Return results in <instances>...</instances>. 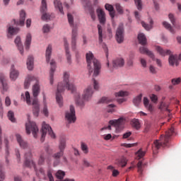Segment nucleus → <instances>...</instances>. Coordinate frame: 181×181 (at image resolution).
Masks as SVG:
<instances>
[{
    "mask_svg": "<svg viewBox=\"0 0 181 181\" xmlns=\"http://www.w3.org/2000/svg\"><path fill=\"white\" fill-rule=\"evenodd\" d=\"M141 101H142V94L139 95L133 100V103L136 107H139V104H141Z\"/></svg>",
    "mask_w": 181,
    "mask_h": 181,
    "instance_id": "obj_38",
    "label": "nucleus"
},
{
    "mask_svg": "<svg viewBox=\"0 0 181 181\" xmlns=\"http://www.w3.org/2000/svg\"><path fill=\"white\" fill-rule=\"evenodd\" d=\"M132 124L136 129H139V128H141V123H139V120L138 119H134L132 120Z\"/></svg>",
    "mask_w": 181,
    "mask_h": 181,
    "instance_id": "obj_43",
    "label": "nucleus"
},
{
    "mask_svg": "<svg viewBox=\"0 0 181 181\" xmlns=\"http://www.w3.org/2000/svg\"><path fill=\"white\" fill-rule=\"evenodd\" d=\"M8 119H10V121H11V122H15L16 121L15 115L11 110L8 111Z\"/></svg>",
    "mask_w": 181,
    "mask_h": 181,
    "instance_id": "obj_50",
    "label": "nucleus"
},
{
    "mask_svg": "<svg viewBox=\"0 0 181 181\" xmlns=\"http://www.w3.org/2000/svg\"><path fill=\"white\" fill-rule=\"evenodd\" d=\"M171 83H172L173 86H177V85L180 84L181 78H173L171 80Z\"/></svg>",
    "mask_w": 181,
    "mask_h": 181,
    "instance_id": "obj_53",
    "label": "nucleus"
},
{
    "mask_svg": "<svg viewBox=\"0 0 181 181\" xmlns=\"http://www.w3.org/2000/svg\"><path fill=\"white\" fill-rule=\"evenodd\" d=\"M168 18H169L171 23L173 25V26H175V21H176V19L175 18V16L172 13H170L168 15Z\"/></svg>",
    "mask_w": 181,
    "mask_h": 181,
    "instance_id": "obj_57",
    "label": "nucleus"
},
{
    "mask_svg": "<svg viewBox=\"0 0 181 181\" xmlns=\"http://www.w3.org/2000/svg\"><path fill=\"white\" fill-rule=\"evenodd\" d=\"M30 43H32V35H30V33H28L26 35L25 42L26 50H28V49L30 48Z\"/></svg>",
    "mask_w": 181,
    "mask_h": 181,
    "instance_id": "obj_33",
    "label": "nucleus"
},
{
    "mask_svg": "<svg viewBox=\"0 0 181 181\" xmlns=\"http://www.w3.org/2000/svg\"><path fill=\"white\" fill-rule=\"evenodd\" d=\"M67 18H68V22L69 23V25L72 28V32H71L72 49H76V40H77V37H78L77 25L74 24V17L71 13H68Z\"/></svg>",
    "mask_w": 181,
    "mask_h": 181,
    "instance_id": "obj_7",
    "label": "nucleus"
},
{
    "mask_svg": "<svg viewBox=\"0 0 181 181\" xmlns=\"http://www.w3.org/2000/svg\"><path fill=\"white\" fill-rule=\"evenodd\" d=\"M52 138V139H55L56 134L52 130V127L50 125L46 124V122H42V136H41V142H45V138L46 136V134H47Z\"/></svg>",
    "mask_w": 181,
    "mask_h": 181,
    "instance_id": "obj_9",
    "label": "nucleus"
},
{
    "mask_svg": "<svg viewBox=\"0 0 181 181\" xmlns=\"http://www.w3.org/2000/svg\"><path fill=\"white\" fill-rule=\"evenodd\" d=\"M159 110L161 112H166L168 119V121H170L172 119V114H170V110H169V103L161 102L159 106Z\"/></svg>",
    "mask_w": 181,
    "mask_h": 181,
    "instance_id": "obj_15",
    "label": "nucleus"
},
{
    "mask_svg": "<svg viewBox=\"0 0 181 181\" xmlns=\"http://www.w3.org/2000/svg\"><path fill=\"white\" fill-rule=\"evenodd\" d=\"M18 77H19V71L15 69V66L12 65L10 70V78L12 81H16Z\"/></svg>",
    "mask_w": 181,
    "mask_h": 181,
    "instance_id": "obj_23",
    "label": "nucleus"
},
{
    "mask_svg": "<svg viewBox=\"0 0 181 181\" xmlns=\"http://www.w3.org/2000/svg\"><path fill=\"white\" fill-rule=\"evenodd\" d=\"M149 71L151 73V74H156V68L152 65L149 66Z\"/></svg>",
    "mask_w": 181,
    "mask_h": 181,
    "instance_id": "obj_62",
    "label": "nucleus"
},
{
    "mask_svg": "<svg viewBox=\"0 0 181 181\" xmlns=\"http://www.w3.org/2000/svg\"><path fill=\"white\" fill-rule=\"evenodd\" d=\"M125 64V60L123 58H117L113 60L112 66L115 69H118L119 67H124Z\"/></svg>",
    "mask_w": 181,
    "mask_h": 181,
    "instance_id": "obj_22",
    "label": "nucleus"
},
{
    "mask_svg": "<svg viewBox=\"0 0 181 181\" xmlns=\"http://www.w3.org/2000/svg\"><path fill=\"white\" fill-rule=\"evenodd\" d=\"M150 98L153 103H156V101H158V96L155 94L151 95Z\"/></svg>",
    "mask_w": 181,
    "mask_h": 181,
    "instance_id": "obj_63",
    "label": "nucleus"
},
{
    "mask_svg": "<svg viewBox=\"0 0 181 181\" xmlns=\"http://www.w3.org/2000/svg\"><path fill=\"white\" fill-rule=\"evenodd\" d=\"M146 153V151H142V148H140L137 152L136 155L138 156L137 159H141V158H144L145 156V154Z\"/></svg>",
    "mask_w": 181,
    "mask_h": 181,
    "instance_id": "obj_49",
    "label": "nucleus"
},
{
    "mask_svg": "<svg viewBox=\"0 0 181 181\" xmlns=\"http://www.w3.org/2000/svg\"><path fill=\"white\" fill-rule=\"evenodd\" d=\"M115 8L118 13H124V9L122 8V6H121V4L117 3L115 4Z\"/></svg>",
    "mask_w": 181,
    "mask_h": 181,
    "instance_id": "obj_55",
    "label": "nucleus"
},
{
    "mask_svg": "<svg viewBox=\"0 0 181 181\" xmlns=\"http://www.w3.org/2000/svg\"><path fill=\"white\" fill-rule=\"evenodd\" d=\"M156 50L158 52V53H159L160 56L165 57L170 54L168 62L170 66H175H175H179L177 55L170 54L172 52L170 49H163L162 47L157 46L156 47Z\"/></svg>",
    "mask_w": 181,
    "mask_h": 181,
    "instance_id": "obj_6",
    "label": "nucleus"
},
{
    "mask_svg": "<svg viewBox=\"0 0 181 181\" xmlns=\"http://www.w3.org/2000/svg\"><path fill=\"white\" fill-rule=\"evenodd\" d=\"M0 83L2 86L3 93L8 91L9 87L8 86V83L6 82V77L4 74H0Z\"/></svg>",
    "mask_w": 181,
    "mask_h": 181,
    "instance_id": "obj_21",
    "label": "nucleus"
},
{
    "mask_svg": "<svg viewBox=\"0 0 181 181\" xmlns=\"http://www.w3.org/2000/svg\"><path fill=\"white\" fill-rule=\"evenodd\" d=\"M65 119L67 122L66 127H70V124H74L77 120V117H76V109L74 106L70 105L69 110H67L65 113Z\"/></svg>",
    "mask_w": 181,
    "mask_h": 181,
    "instance_id": "obj_8",
    "label": "nucleus"
},
{
    "mask_svg": "<svg viewBox=\"0 0 181 181\" xmlns=\"http://www.w3.org/2000/svg\"><path fill=\"white\" fill-rule=\"evenodd\" d=\"M69 74L65 72L64 74V81L58 83L56 100L59 107H63V96H62V93H63L66 88L71 91V93H76V86L69 82Z\"/></svg>",
    "mask_w": 181,
    "mask_h": 181,
    "instance_id": "obj_2",
    "label": "nucleus"
},
{
    "mask_svg": "<svg viewBox=\"0 0 181 181\" xmlns=\"http://www.w3.org/2000/svg\"><path fill=\"white\" fill-rule=\"evenodd\" d=\"M15 44L16 45L21 54L23 55V45L21 41V37H17L14 40Z\"/></svg>",
    "mask_w": 181,
    "mask_h": 181,
    "instance_id": "obj_29",
    "label": "nucleus"
},
{
    "mask_svg": "<svg viewBox=\"0 0 181 181\" xmlns=\"http://www.w3.org/2000/svg\"><path fill=\"white\" fill-rule=\"evenodd\" d=\"M93 94H94V90H93V86H89L83 90L82 97L80 95V93L76 92L74 94L75 104H76L81 108H84L86 106V102L90 101L93 98Z\"/></svg>",
    "mask_w": 181,
    "mask_h": 181,
    "instance_id": "obj_3",
    "label": "nucleus"
},
{
    "mask_svg": "<svg viewBox=\"0 0 181 181\" xmlns=\"http://www.w3.org/2000/svg\"><path fill=\"white\" fill-rule=\"evenodd\" d=\"M16 141L21 149H29V144L23 139H22V136L20 134H16Z\"/></svg>",
    "mask_w": 181,
    "mask_h": 181,
    "instance_id": "obj_16",
    "label": "nucleus"
},
{
    "mask_svg": "<svg viewBox=\"0 0 181 181\" xmlns=\"http://www.w3.org/2000/svg\"><path fill=\"white\" fill-rule=\"evenodd\" d=\"M140 63L144 67H146V60L144 58H140Z\"/></svg>",
    "mask_w": 181,
    "mask_h": 181,
    "instance_id": "obj_64",
    "label": "nucleus"
},
{
    "mask_svg": "<svg viewBox=\"0 0 181 181\" xmlns=\"http://www.w3.org/2000/svg\"><path fill=\"white\" fill-rule=\"evenodd\" d=\"M135 4L137 6V9L141 11L142 9V1L141 0H134Z\"/></svg>",
    "mask_w": 181,
    "mask_h": 181,
    "instance_id": "obj_56",
    "label": "nucleus"
},
{
    "mask_svg": "<svg viewBox=\"0 0 181 181\" xmlns=\"http://www.w3.org/2000/svg\"><path fill=\"white\" fill-rule=\"evenodd\" d=\"M71 49L73 50V52H75V54H76V57L77 59V60H78V59H80V54H78V51H77V40H76V48L73 49V45H71Z\"/></svg>",
    "mask_w": 181,
    "mask_h": 181,
    "instance_id": "obj_52",
    "label": "nucleus"
},
{
    "mask_svg": "<svg viewBox=\"0 0 181 181\" xmlns=\"http://www.w3.org/2000/svg\"><path fill=\"white\" fill-rule=\"evenodd\" d=\"M96 12L98 14V18L100 24L105 25V22L107 21V19L105 18V12L101 8H98L96 10Z\"/></svg>",
    "mask_w": 181,
    "mask_h": 181,
    "instance_id": "obj_18",
    "label": "nucleus"
},
{
    "mask_svg": "<svg viewBox=\"0 0 181 181\" xmlns=\"http://www.w3.org/2000/svg\"><path fill=\"white\" fill-rule=\"evenodd\" d=\"M21 98H23L24 101H26L28 105H32V101L30 100V94L26 91L25 95L21 94Z\"/></svg>",
    "mask_w": 181,
    "mask_h": 181,
    "instance_id": "obj_31",
    "label": "nucleus"
},
{
    "mask_svg": "<svg viewBox=\"0 0 181 181\" xmlns=\"http://www.w3.org/2000/svg\"><path fill=\"white\" fill-rule=\"evenodd\" d=\"M175 134V129L172 127L168 132H165V135H161L160 140H156L154 141V148L155 149H160L161 146L165 148L168 146V143L169 142V139L172 135Z\"/></svg>",
    "mask_w": 181,
    "mask_h": 181,
    "instance_id": "obj_5",
    "label": "nucleus"
},
{
    "mask_svg": "<svg viewBox=\"0 0 181 181\" xmlns=\"http://www.w3.org/2000/svg\"><path fill=\"white\" fill-rule=\"evenodd\" d=\"M139 52L141 54H147V56H149L153 60L155 59L153 52H152V51H149V49L146 47H141L139 48Z\"/></svg>",
    "mask_w": 181,
    "mask_h": 181,
    "instance_id": "obj_24",
    "label": "nucleus"
},
{
    "mask_svg": "<svg viewBox=\"0 0 181 181\" xmlns=\"http://www.w3.org/2000/svg\"><path fill=\"white\" fill-rule=\"evenodd\" d=\"M98 36H99V43H103V27L101 25H98Z\"/></svg>",
    "mask_w": 181,
    "mask_h": 181,
    "instance_id": "obj_45",
    "label": "nucleus"
},
{
    "mask_svg": "<svg viewBox=\"0 0 181 181\" xmlns=\"http://www.w3.org/2000/svg\"><path fill=\"white\" fill-rule=\"evenodd\" d=\"M47 177L49 181H54V178L53 177V175L52 174V170H47Z\"/></svg>",
    "mask_w": 181,
    "mask_h": 181,
    "instance_id": "obj_60",
    "label": "nucleus"
},
{
    "mask_svg": "<svg viewBox=\"0 0 181 181\" xmlns=\"http://www.w3.org/2000/svg\"><path fill=\"white\" fill-rule=\"evenodd\" d=\"M124 24L120 23L116 31V40L117 43H122L124 42Z\"/></svg>",
    "mask_w": 181,
    "mask_h": 181,
    "instance_id": "obj_14",
    "label": "nucleus"
},
{
    "mask_svg": "<svg viewBox=\"0 0 181 181\" xmlns=\"http://www.w3.org/2000/svg\"><path fill=\"white\" fill-rule=\"evenodd\" d=\"M110 125H113L116 128V131L119 132L124 129V124H125V119L123 117H120L118 119H113L109 121Z\"/></svg>",
    "mask_w": 181,
    "mask_h": 181,
    "instance_id": "obj_11",
    "label": "nucleus"
},
{
    "mask_svg": "<svg viewBox=\"0 0 181 181\" xmlns=\"http://www.w3.org/2000/svg\"><path fill=\"white\" fill-rule=\"evenodd\" d=\"M144 105L149 112H153L155 107H153V105L149 104V100L148 98H144Z\"/></svg>",
    "mask_w": 181,
    "mask_h": 181,
    "instance_id": "obj_28",
    "label": "nucleus"
},
{
    "mask_svg": "<svg viewBox=\"0 0 181 181\" xmlns=\"http://www.w3.org/2000/svg\"><path fill=\"white\" fill-rule=\"evenodd\" d=\"M81 151L83 152V153H85L86 155H87V153H88V146H87V144L82 142L81 144Z\"/></svg>",
    "mask_w": 181,
    "mask_h": 181,
    "instance_id": "obj_48",
    "label": "nucleus"
},
{
    "mask_svg": "<svg viewBox=\"0 0 181 181\" xmlns=\"http://www.w3.org/2000/svg\"><path fill=\"white\" fill-rule=\"evenodd\" d=\"M147 163H143L142 161H139L137 163V168H138V173L139 177H142L144 176V169H145V167L146 166Z\"/></svg>",
    "mask_w": 181,
    "mask_h": 181,
    "instance_id": "obj_27",
    "label": "nucleus"
},
{
    "mask_svg": "<svg viewBox=\"0 0 181 181\" xmlns=\"http://www.w3.org/2000/svg\"><path fill=\"white\" fill-rule=\"evenodd\" d=\"M64 45L66 51V57L68 64H71V55L70 54V51L69 50V42H67V38L64 39Z\"/></svg>",
    "mask_w": 181,
    "mask_h": 181,
    "instance_id": "obj_19",
    "label": "nucleus"
},
{
    "mask_svg": "<svg viewBox=\"0 0 181 181\" xmlns=\"http://www.w3.org/2000/svg\"><path fill=\"white\" fill-rule=\"evenodd\" d=\"M52 56V46L49 45H48L46 52H45V57H46V61L47 63L50 62V57Z\"/></svg>",
    "mask_w": 181,
    "mask_h": 181,
    "instance_id": "obj_34",
    "label": "nucleus"
},
{
    "mask_svg": "<svg viewBox=\"0 0 181 181\" xmlns=\"http://www.w3.org/2000/svg\"><path fill=\"white\" fill-rule=\"evenodd\" d=\"M25 19H26V12L24 10L20 11V19L19 21H15L16 25H19V26H23L25 25Z\"/></svg>",
    "mask_w": 181,
    "mask_h": 181,
    "instance_id": "obj_25",
    "label": "nucleus"
},
{
    "mask_svg": "<svg viewBox=\"0 0 181 181\" xmlns=\"http://www.w3.org/2000/svg\"><path fill=\"white\" fill-rule=\"evenodd\" d=\"M116 97H127L129 95V93L128 91L120 90L115 93Z\"/></svg>",
    "mask_w": 181,
    "mask_h": 181,
    "instance_id": "obj_46",
    "label": "nucleus"
},
{
    "mask_svg": "<svg viewBox=\"0 0 181 181\" xmlns=\"http://www.w3.org/2000/svg\"><path fill=\"white\" fill-rule=\"evenodd\" d=\"M141 25L146 30H151L152 29V25H153V21L152 19L150 20V24H146L145 22L142 21Z\"/></svg>",
    "mask_w": 181,
    "mask_h": 181,
    "instance_id": "obj_41",
    "label": "nucleus"
},
{
    "mask_svg": "<svg viewBox=\"0 0 181 181\" xmlns=\"http://www.w3.org/2000/svg\"><path fill=\"white\" fill-rule=\"evenodd\" d=\"M54 5L56 9H59L60 13L64 15V11H63V4H62V1L59 0H54Z\"/></svg>",
    "mask_w": 181,
    "mask_h": 181,
    "instance_id": "obj_30",
    "label": "nucleus"
},
{
    "mask_svg": "<svg viewBox=\"0 0 181 181\" xmlns=\"http://www.w3.org/2000/svg\"><path fill=\"white\" fill-rule=\"evenodd\" d=\"M138 40L139 42V44L141 45L142 46H145L146 45V37L144 33H140L138 35Z\"/></svg>",
    "mask_w": 181,
    "mask_h": 181,
    "instance_id": "obj_32",
    "label": "nucleus"
},
{
    "mask_svg": "<svg viewBox=\"0 0 181 181\" xmlns=\"http://www.w3.org/2000/svg\"><path fill=\"white\" fill-rule=\"evenodd\" d=\"M43 100H44V108H43V114L45 115V117H49V110H47V106L46 105V95H43Z\"/></svg>",
    "mask_w": 181,
    "mask_h": 181,
    "instance_id": "obj_42",
    "label": "nucleus"
},
{
    "mask_svg": "<svg viewBox=\"0 0 181 181\" xmlns=\"http://www.w3.org/2000/svg\"><path fill=\"white\" fill-rule=\"evenodd\" d=\"M55 176H56L57 179L62 180L64 179V177L66 176V173L63 170H59L55 173Z\"/></svg>",
    "mask_w": 181,
    "mask_h": 181,
    "instance_id": "obj_36",
    "label": "nucleus"
},
{
    "mask_svg": "<svg viewBox=\"0 0 181 181\" xmlns=\"http://www.w3.org/2000/svg\"><path fill=\"white\" fill-rule=\"evenodd\" d=\"M50 71H49V83L50 84H53V77L54 76V71H56V62L54 60H52L50 62Z\"/></svg>",
    "mask_w": 181,
    "mask_h": 181,
    "instance_id": "obj_20",
    "label": "nucleus"
},
{
    "mask_svg": "<svg viewBox=\"0 0 181 181\" xmlns=\"http://www.w3.org/2000/svg\"><path fill=\"white\" fill-rule=\"evenodd\" d=\"M115 107H117V106L114 104H110V105H107V112H115Z\"/></svg>",
    "mask_w": 181,
    "mask_h": 181,
    "instance_id": "obj_51",
    "label": "nucleus"
},
{
    "mask_svg": "<svg viewBox=\"0 0 181 181\" xmlns=\"http://www.w3.org/2000/svg\"><path fill=\"white\" fill-rule=\"evenodd\" d=\"M43 163H45V155L41 154L38 160V165H43Z\"/></svg>",
    "mask_w": 181,
    "mask_h": 181,
    "instance_id": "obj_59",
    "label": "nucleus"
},
{
    "mask_svg": "<svg viewBox=\"0 0 181 181\" xmlns=\"http://www.w3.org/2000/svg\"><path fill=\"white\" fill-rule=\"evenodd\" d=\"M19 32V28H14L12 26H10L8 29V33L9 35H16Z\"/></svg>",
    "mask_w": 181,
    "mask_h": 181,
    "instance_id": "obj_47",
    "label": "nucleus"
},
{
    "mask_svg": "<svg viewBox=\"0 0 181 181\" xmlns=\"http://www.w3.org/2000/svg\"><path fill=\"white\" fill-rule=\"evenodd\" d=\"M93 83L94 90H98V88H100V85L98 84V81H97L95 79H93Z\"/></svg>",
    "mask_w": 181,
    "mask_h": 181,
    "instance_id": "obj_61",
    "label": "nucleus"
},
{
    "mask_svg": "<svg viewBox=\"0 0 181 181\" xmlns=\"http://www.w3.org/2000/svg\"><path fill=\"white\" fill-rule=\"evenodd\" d=\"M83 5L84 6H88L89 7V13L91 16V18L93 21H95V12L94 11V8L91 7V3L90 2V0H81Z\"/></svg>",
    "mask_w": 181,
    "mask_h": 181,
    "instance_id": "obj_17",
    "label": "nucleus"
},
{
    "mask_svg": "<svg viewBox=\"0 0 181 181\" xmlns=\"http://www.w3.org/2000/svg\"><path fill=\"white\" fill-rule=\"evenodd\" d=\"M127 162H128V160H127V158H125V157H123L118 160L117 165L119 166H121L122 168H124V167L127 166Z\"/></svg>",
    "mask_w": 181,
    "mask_h": 181,
    "instance_id": "obj_40",
    "label": "nucleus"
},
{
    "mask_svg": "<svg viewBox=\"0 0 181 181\" xmlns=\"http://www.w3.org/2000/svg\"><path fill=\"white\" fill-rule=\"evenodd\" d=\"M64 153V151H61L59 150V152H57V153H54V154L53 155V158H54V159H60V158H62V156H63Z\"/></svg>",
    "mask_w": 181,
    "mask_h": 181,
    "instance_id": "obj_54",
    "label": "nucleus"
},
{
    "mask_svg": "<svg viewBox=\"0 0 181 181\" xmlns=\"http://www.w3.org/2000/svg\"><path fill=\"white\" fill-rule=\"evenodd\" d=\"M40 12L42 13L41 17L42 21H48V19H50V15L46 13L47 12V4L46 3V0H42Z\"/></svg>",
    "mask_w": 181,
    "mask_h": 181,
    "instance_id": "obj_13",
    "label": "nucleus"
},
{
    "mask_svg": "<svg viewBox=\"0 0 181 181\" xmlns=\"http://www.w3.org/2000/svg\"><path fill=\"white\" fill-rule=\"evenodd\" d=\"M25 159L24 165L27 166V168H34V170L37 172V169H36V164L35 163V161L32 160V152L29 151L25 153Z\"/></svg>",
    "mask_w": 181,
    "mask_h": 181,
    "instance_id": "obj_12",
    "label": "nucleus"
},
{
    "mask_svg": "<svg viewBox=\"0 0 181 181\" xmlns=\"http://www.w3.org/2000/svg\"><path fill=\"white\" fill-rule=\"evenodd\" d=\"M44 33H49L50 32V26L49 25H45L42 28Z\"/></svg>",
    "mask_w": 181,
    "mask_h": 181,
    "instance_id": "obj_58",
    "label": "nucleus"
},
{
    "mask_svg": "<svg viewBox=\"0 0 181 181\" xmlns=\"http://www.w3.org/2000/svg\"><path fill=\"white\" fill-rule=\"evenodd\" d=\"M110 103H112V99L107 97H103L99 100V104H110Z\"/></svg>",
    "mask_w": 181,
    "mask_h": 181,
    "instance_id": "obj_39",
    "label": "nucleus"
},
{
    "mask_svg": "<svg viewBox=\"0 0 181 181\" xmlns=\"http://www.w3.org/2000/svg\"><path fill=\"white\" fill-rule=\"evenodd\" d=\"M163 26H164V28H165V29H168V30H169L171 33H175V30H173V28H172V25H170V24L166 21H163Z\"/></svg>",
    "mask_w": 181,
    "mask_h": 181,
    "instance_id": "obj_44",
    "label": "nucleus"
},
{
    "mask_svg": "<svg viewBox=\"0 0 181 181\" xmlns=\"http://www.w3.org/2000/svg\"><path fill=\"white\" fill-rule=\"evenodd\" d=\"M59 151L62 152H64V149H66V139H62L59 140V144L58 146Z\"/></svg>",
    "mask_w": 181,
    "mask_h": 181,
    "instance_id": "obj_37",
    "label": "nucleus"
},
{
    "mask_svg": "<svg viewBox=\"0 0 181 181\" xmlns=\"http://www.w3.org/2000/svg\"><path fill=\"white\" fill-rule=\"evenodd\" d=\"M27 69L33 70V57L29 56L27 59Z\"/></svg>",
    "mask_w": 181,
    "mask_h": 181,
    "instance_id": "obj_35",
    "label": "nucleus"
},
{
    "mask_svg": "<svg viewBox=\"0 0 181 181\" xmlns=\"http://www.w3.org/2000/svg\"><path fill=\"white\" fill-rule=\"evenodd\" d=\"M25 129L28 135H30L32 132L34 138H37V132H39V128L36 125V123L33 122H28L25 124Z\"/></svg>",
    "mask_w": 181,
    "mask_h": 181,
    "instance_id": "obj_10",
    "label": "nucleus"
},
{
    "mask_svg": "<svg viewBox=\"0 0 181 181\" xmlns=\"http://www.w3.org/2000/svg\"><path fill=\"white\" fill-rule=\"evenodd\" d=\"M86 62L88 64V69L89 73H93V68H91V64H93V76L97 77L101 73V64L97 59L94 58V54L91 51H89L86 54Z\"/></svg>",
    "mask_w": 181,
    "mask_h": 181,
    "instance_id": "obj_4",
    "label": "nucleus"
},
{
    "mask_svg": "<svg viewBox=\"0 0 181 181\" xmlns=\"http://www.w3.org/2000/svg\"><path fill=\"white\" fill-rule=\"evenodd\" d=\"M32 81H35V84L33 86V95L34 97L32 103V105H33V113L35 117H38L39 111L40 110V108L39 107V102L37 100V96L40 93V85H39V78L32 75L27 76L24 82V87L25 88H29L30 83H32Z\"/></svg>",
    "mask_w": 181,
    "mask_h": 181,
    "instance_id": "obj_1",
    "label": "nucleus"
},
{
    "mask_svg": "<svg viewBox=\"0 0 181 181\" xmlns=\"http://www.w3.org/2000/svg\"><path fill=\"white\" fill-rule=\"evenodd\" d=\"M105 9L108 11L110 18L114 19L115 18V10H114V6L110 4H106L105 5Z\"/></svg>",
    "mask_w": 181,
    "mask_h": 181,
    "instance_id": "obj_26",
    "label": "nucleus"
}]
</instances>
